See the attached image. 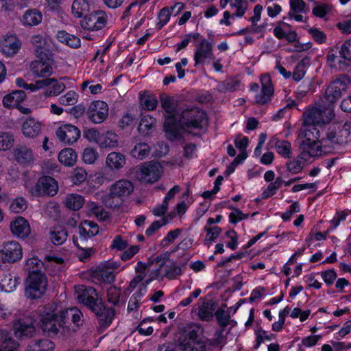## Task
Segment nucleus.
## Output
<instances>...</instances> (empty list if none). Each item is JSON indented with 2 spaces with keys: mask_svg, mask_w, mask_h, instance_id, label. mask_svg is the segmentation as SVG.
Listing matches in <instances>:
<instances>
[{
  "mask_svg": "<svg viewBox=\"0 0 351 351\" xmlns=\"http://www.w3.org/2000/svg\"><path fill=\"white\" fill-rule=\"evenodd\" d=\"M77 299L80 304L97 316L100 327L107 328L111 325L115 317V310L106 305L95 288L83 286Z\"/></svg>",
  "mask_w": 351,
  "mask_h": 351,
  "instance_id": "1",
  "label": "nucleus"
},
{
  "mask_svg": "<svg viewBox=\"0 0 351 351\" xmlns=\"http://www.w3.org/2000/svg\"><path fill=\"white\" fill-rule=\"evenodd\" d=\"M68 308L56 311L48 306H45L40 315V328L43 334L50 338L59 339L64 336L65 330L71 326V317L64 313Z\"/></svg>",
  "mask_w": 351,
  "mask_h": 351,
  "instance_id": "2",
  "label": "nucleus"
},
{
  "mask_svg": "<svg viewBox=\"0 0 351 351\" xmlns=\"http://www.w3.org/2000/svg\"><path fill=\"white\" fill-rule=\"evenodd\" d=\"M320 132L317 128L303 127L298 134L300 140V148L302 150L299 158L307 161L309 158H316L322 155V144L319 141Z\"/></svg>",
  "mask_w": 351,
  "mask_h": 351,
  "instance_id": "3",
  "label": "nucleus"
},
{
  "mask_svg": "<svg viewBox=\"0 0 351 351\" xmlns=\"http://www.w3.org/2000/svg\"><path fill=\"white\" fill-rule=\"evenodd\" d=\"M25 296L30 300L40 299L45 294L48 279L45 272L32 271L25 280Z\"/></svg>",
  "mask_w": 351,
  "mask_h": 351,
  "instance_id": "4",
  "label": "nucleus"
},
{
  "mask_svg": "<svg viewBox=\"0 0 351 351\" xmlns=\"http://www.w3.org/2000/svg\"><path fill=\"white\" fill-rule=\"evenodd\" d=\"M334 110L331 108L322 110L313 107L304 112L302 114L303 127L321 128L325 124L329 123L335 117Z\"/></svg>",
  "mask_w": 351,
  "mask_h": 351,
  "instance_id": "5",
  "label": "nucleus"
},
{
  "mask_svg": "<svg viewBox=\"0 0 351 351\" xmlns=\"http://www.w3.org/2000/svg\"><path fill=\"white\" fill-rule=\"evenodd\" d=\"M38 60L31 63V70L37 77L49 76L53 73L52 64L53 59L49 50L44 47H38L36 49Z\"/></svg>",
  "mask_w": 351,
  "mask_h": 351,
  "instance_id": "6",
  "label": "nucleus"
},
{
  "mask_svg": "<svg viewBox=\"0 0 351 351\" xmlns=\"http://www.w3.org/2000/svg\"><path fill=\"white\" fill-rule=\"evenodd\" d=\"M350 79L344 74L338 75L328 86L325 90L324 98L327 102V108L332 109L333 105L347 90Z\"/></svg>",
  "mask_w": 351,
  "mask_h": 351,
  "instance_id": "7",
  "label": "nucleus"
},
{
  "mask_svg": "<svg viewBox=\"0 0 351 351\" xmlns=\"http://www.w3.org/2000/svg\"><path fill=\"white\" fill-rule=\"evenodd\" d=\"M134 190V185L128 180H119L114 183L108 195V200H112L110 203L111 207H117L122 203V197L130 195Z\"/></svg>",
  "mask_w": 351,
  "mask_h": 351,
  "instance_id": "8",
  "label": "nucleus"
},
{
  "mask_svg": "<svg viewBox=\"0 0 351 351\" xmlns=\"http://www.w3.org/2000/svg\"><path fill=\"white\" fill-rule=\"evenodd\" d=\"M350 125L339 123L330 125L326 133V139L332 144L343 145L350 139Z\"/></svg>",
  "mask_w": 351,
  "mask_h": 351,
  "instance_id": "9",
  "label": "nucleus"
},
{
  "mask_svg": "<svg viewBox=\"0 0 351 351\" xmlns=\"http://www.w3.org/2000/svg\"><path fill=\"white\" fill-rule=\"evenodd\" d=\"M180 119L185 128L202 130L204 122L207 119V114L205 111L198 108H187L182 112Z\"/></svg>",
  "mask_w": 351,
  "mask_h": 351,
  "instance_id": "10",
  "label": "nucleus"
},
{
  "mask_svg": "<svg viewBox=\"0 0 351 351\" xmlns=\"http://www.w3.org/2000/svg\"><path fill=\"white\" fill-rule=\"evenodd\" d=\"M177 344L182 351H205L206 346L199 337L198 331L193 329L180 337Z\"/></svg>",
  "mask_w": 351,
  "mask_h": 351,
  "instance_id": "11",
  "label": "nucleus"
},
{
  "mask_svg": "<svg viewBox=\"0 0 351 351\" xmlns=\"http://www.w3.org/2000/svg\"><path fill=\"white\" fill-rule=\"evenodd\" d=\"M23 257V249L20 243L15 241L4 243L0 249V263H14Z\"/></svg>",
  "mask_w": 351,
  "mask_h": 351,
  "instance_id": "12",
  "label": "nucleus"
},
{
  "mask_svg": "<svg viewBox=\"0 0 351 351\" xmlns=\"http://www.w3.org/2000/svg\"><path fill=\"white\" fill-rule=\"evenodd\" d=\"M106 15L101 10L86 14L80 21V26L84 30L99 31L106 25Z\"/></svg>",
  "mask_w": 351,
  "mask_h": 351,
  "instance_id": "13",
  "label": "nucleus"
},
{
  "mask_svg": "<svg viewBox=\"0 0 351 351\" xmlns=\"http://www.w3.org/2000/svg\"><path fill=\"white\" fill-rule=\"evenodd\" d=\"M108 105L101 100L93 101L86 111L88 120L95 124L104 122L108 115Z\"/></svg>",
  "mask_w": 351,
  "mask_h": 351,
  "instance_id": "14",
  "label": "nucleus"
},
{
  "mask_svg": "<svg viewBox=\"0 0 351 351\" xmlns=\"http://www.w3.org/2000/svg\"><path fill=\"white\" fill-rule=\"evenodd\" d=\"M261 91L255 96L256 103L258 105H265L271 101L274 95V87L269 74H262L260 77Z\"/></svg>",
  "mask_w": 351,
  "mask_h": 351,
  "instance_id": "15",
  "label": "nucleus"
},
{
  "mask_svg": "<svg viewBox=\"0 0 351 351\" xmlns=\"http://www.w3.org/2000/svg\"><path fill=\"white\" fill-rule=\"evenodd\" d=\"M178 115H168L163 117V130L168 139L175 140L180 138L181 136L180 129H184L182 119L177 118Z\"/></svg>",
  "mask_w": 351,
  "mask_h": 351,
  "instance_id": "16",
  "label": "nucleus"
},
{
  "mask_svg": "<svg viewBox=\"0 0 351 351\" xmlns=\"http://www.w3.org/2000/svg\"><path fill=\"white\" fill-rule=\"evenodd\" d=\"M58 190L57 181L51 176H41L38 180L35 187L34 193L37 196L55 195Z\"/></svg>",
  "mask_w": 351,
  "mask_h": 351,
  "instance_id": "17",
  "label": "nucleus"
},
{
  "mask_svg": "<svg viewBox=\"0 0 351 351\" xmlns=\"http://www.w3.org/2000/svg\"><path fill=\"white\" fill-rule=\"evenodd\" d=\"M80 135V129L70 123L63 124L56 130V136L59 141L69 145L77 142Z\"/></svg>",
  "mask_w": 351,
  "mask_h": 351,
  "instance_id": "18",
  "label": "nucleus"
},
{
  "mask_svg": "<svg viewBox=\"0 0 351 351\" xmlns=\"http://www.w3.org/2000/svg\"><path fill=\"white\" fill-rule=\"evenodd\" d=\"M206 59L215 60V56L211 43L206 38H202L194 52V65H204Z\"/></svg>",
  "mask_w": 351,
  "mask_h": 351,
  "instance_id": "19",
  "label": "nucleus"
},
{
  "mask_svg": "<svg viewBox=\"0 0 351 351\" xmlns=\"http://www.w3.org/2000/svg\"><path fill=\"white\" fill-rule=\"evenodd\" d=\"M22 45L21 40L14 34H7L0 40V51L6 57L16 54Z\"/></svg>",
  "mask_w": 351,
  "mask_h": 351,
  "instance_id": "20",
  "label": "nucleus"
},
{
  "mask_svg": "<svg viewBox=\"0 0 351 351\" xmlns=\"http://www.w3.org/2000/svg\"><path fill=\"white\" fill-rule=\"evenodd\" d=\"M142 178L149 183L157 182L161 177L158 164L154 162H149L143 164L141 168Z\"/></svg>",
  "mask_w": 351,
  "mask_h": 351,
  "instance_id": "21",
  "label": "nucleus"
},
{
  "mask_svg": "<svg viewBox=\"0 0 351 351\" xmlns=\"http://www.w3.org/2000/svg\"><path fill=\"white\" fill-rule=\"evenodd\" d=\"M159 98L160 106L164 111L163 117L178 114V103L177 100L174 99L173 96L166 93H161Z\"/></svg>",
  "mask_w": 351,
  "mask_h": 351,
  "instance_id": "22",
  "label": "nucleus"
},
{
  "mask_svg": "<svg viewBox=\"0 0 351 351\" xmlns=\"http://www.w3.org/2000/svg\"><path fill=\"white\" fill-rule=\"evenodd\" d=\"M10 230L19 238H25L30 232L29 222L23 217H17L11 222Z\"/></svg>",
  "mask_w": 351,
  "mask_h": 351,
  "instance_id": "23",
  "label": "nucleus"
},
{
  "mask_svg": "<svg viewBox=\"0 0 351 351\" xmlns=\"http://www.w3.org/2000/svg\"><path fill=\"white\" fill-rule=\"evenodd\" d=\"M217 304L212 300H207L202 302L198 308L197 315L203 322H210L215 316V311Z\"/></svg>",
  "mask_w": 351,
  "mask_h": 351,
  "instance_id": "24",
  "label": "nucleus"
},
{
  "mask_svg": "<svg viewBox=\"0 0 351 351\" xmlns=\"http://www.w3.org/2000/svg\"><path fill=\"white\" fill-rule=\"evenodd\" d=\"M35 332L36 328L32 322L26 324L22 320H19L14 324V335L21 340L32 337Z\"/></svg>",
  "mask_w": 351,
  "mask_h": 351,
  "instance_id": "25",
  "label": "nucleus"
},
{
  "mask_svg": "<svg viewBox=\"0 0 351 351\" xmlns=\"http://www.w3.org/2000/svg\"><path fill=\"white\" fill-rule=\"evenodd\" d=\"M26 98V93L24 90H15L3 97L2 102L4 107L7 108H16Z\"/></svg>",
  "mask_w": 351,
  "mask_h": 351,
  "instance_id": "26",
  "label": "nucleus"
},
{
  "mask_svg": "<svg viewBox=\"0 0 351 351\" xmlns=\"http://www.w3.org/2000/svg\"><path fill=\"white\" fill-rule=\"evenodd\" d=\"M43 20V14L37 9H29L25 11L22 16L21 22L25 26H36L39 25Z\"/></svg>",
  "mask_w": 351,
  "mask_h": 351,
  "instance_id": "27",
  "label": "nucleus"
},
{
  "mask_svg": "<svg viewBox=\"0 0 351 351\" xmlns=\"http://www.w3.org/2000/svg\"><path fill=\"white\" fill-rule=\"evenodd\" d=\"M41 130V124L34 118L27 119L22 125L23 134L29 138L38 136Z\"/></svg>",
  "mask_w": 351,
  "mask_h": 351,
  "instance_id": "28",
  "label": "nucleus"
},
{
  "mask_svg": "<svg viewBox=\"0 0 351 351\" xmlns=\"http://www.w3.org/2000/svg\"><path fill=\"white\" fill-rule=\"evenodd\" d=\"M55 343L48 339L32 340L28 346L27 351H53Z\"/></svg>",
  "mask_w": 351,
  "mask_h": 351,
  "instance_id": "29",
  "label": "nucleus"
},
{
  "mask_svg": "<svg viewBox=\"0 0 351 351\" xmlns=\"http://www.w3.org/2000/svg\"><path fill=\"white\" fill-rule=\"evenodd\" d=\"M97 141L100 148H114L118 145V136L112 131L101 133Z\"/></svg>",
  "mask_w": 351,
  "mask_h": 351,
  "instance_id": "30",
  "label": "nucleus"
},
{
  "mask_svg": "<svg viewBox=\"0 0 351 351\" xmlns=\"http://www.w3.org/2000/svg\"><path fill=\"white\" fill-rule=\"evenodd\" d=\"M139 103L144 110L153 111L156 109L158 101L156 95L144 92L139 94Z\"/></svg>",
  "mask_w": 351,
  "mask_h": 351,
  "instance_id": "31",
  "label": "nucleus"
},
{
  "mask_svg": "<svg viewBox=\"0 0 351 351\" xmlns=\"http://www.w3.org/2000/svg\"><path fill=\"white\" fill-rule=\"evenodd\" d=\"M77 155L72 148H64L58 154L59 162L66 167H73L77 162Z\"/></svg>",
  "mask_w": 351,
  "mask_h": 351,
  "instance_id": "32",
  "label": "nucleus"
},
{
  "mask_svg": "<svg viewBox=\"0 0 351 351\" xmlns=\"http://www.w3.org/2000/svg\"><path fill=\"white\" fill-rule=\"evenodd\" d=\"M19 283V277L12 276L10 274L5 275L0 281V290L5 293H11L16 289Z\"/></svg>",
  "mask_w": 351,
  "mask_h": 351,
  "instance_id": "33",
  "label": "nucleus"
},
{
  "mask_svg": "<svg viewBox=\"0 0 351 351\" xmlns=\"http://www.w3.org/2000/svg\"><path fill=\"white\" fill-rule=\"evenodd\" d=\"M311 58L308 56L304 57L300 60L291 74L294 81L298 82L302 80L306 73L307 66L309 65Z\"/></svg>",
  "mask_w": 351,
  "mask_h": 351,
  "instance_id": "34",
  "label": "nucleus"
},
{
  "mask_svg": "<svg viewBox=\"0 0 351 351\" xmlns=\"http://www.w3.org/2000/svg\"><path fill=\"white\" fill-rule=\"evenodd\" d=\"M106 163L112 169H119L125 165V158L123 154L113 152L108 155Z\"/></svg>",
  "mask_w": 351,
  "mask_h": 351,
  "instance_id": "35",
  "label": "nucleus"
},
{
  "mask_svg": "<svg viewBox=\"0 0 351 351\" xmlns=\"http://www.w3.org/2000/svg\"><path fill=\"white\" fill-rule=\"evenodd\" d=\"M89 9L90 5L87 0H75L71 6L72 14L76 18L84 17L88 14Z\"/></svg>",
  "mask_w": 351,
  "mask_h": 351,
  "instance_id": "36",
  "label": "nucleus"
},
{
  "mask_svg": "<svg viewBox=\"0 0 351 351\" xmlns=\"http://www.w3.org/2000/svg\"><path fill=\"white\" fill-rule=\"evenodd\" d=\"M84 204V199L81 195L76 193L69 194L64 200L65 206L72 210H80Z\"/></svg>",
  "mask_w": 351,
  "mask_h": 351,
  "instance_id": "37",
  "label": "nucleus"
},
{
  "mask_svg": "<svg viewBox=\"0 0 351 351\" xmlns=\"http://www.w3.org/2000/svg\"><path fill=\"white\" fill-rule=\"evenodd\" d=\"M147 292V287L143 284L141 285L137 291H136L130 298L128 311L131 312L135 309H137L141 304V300Z\"/></svg>",
  "mask_w": 351,
  "mask_h": 351,
  "instance_id": "38",
  "label": "nucleus"
},
{
  "mask_svg": "<svg viewBox=\"0 0 351 351\" xmlns=\"http://www.w3.org/2000/svg\"><path fill=\"white\" fill-rule=\"evenodd\" d=\"M156 119L150 116H143L140 121L138 126V130L142 135H148L151 130L155 128Z\"/></svg>",
  "mask_w": 351,
  "mask_h": 351,
  "instance_id": "39",
  "label": "nucleus"
},
{
  "mask_svg": "<svg viewBox=\"0 0 351 351\" xmlns=\"http://www.w3.org/2000/svg\"><path fill=\"white\" fill-rule=\"evenodd\" d=\"M15 160L21 164L27 165L33 160L32 151L26 147H20L14 150Z\"/></svg>",
  "mask_w": 351,
  "mask_h": 351,
  "instance_id": "40",
  "label": "nucleus"
},
{
  "mask_svg": "<svg viewBox=\"0 0 351 351\" xmlns=\"http://www.w3.org/2000/svg\"><path fill=\"white\" fill-rule=\"evenodd\" d=\"M149 152L150 147L147 143H139L135 145L131 151V155L138 160H143L149 156Z\"/></svg>",
  "mask_w": 351,
  "mask_h": 351,
  "instance_id": "41",
  "label": "nucleus"
},
{
  "mask_svg": "<svg viewBox=\"0 0 351 351\" xmlns=\"http://www.w3.org/2000/svg\"><path fill=\"white\" fill-rule=\"evenodd\" d=\"M67 231L64 228L57 227L51 231V240L55 245L64 243L67 239Z\"/></svg>",
  "mask_w": 351,
  "mask_h": 351,
  "instance_id": "42",
  "label": "nucleus"
},
{
  "mask_svg": "<svg viewBox=\"0 0 351 351\" xmlns=\"http://www.w3.org/2000/svg\"><path fill=\"white\" fill-rule=\"evenodd\" d=\"M275 148L277 153L284 158L291 157V144L285 140H277L275 143Z\"/></svg>",
  "mask_w": 351,
  "mask_h": 351,
  "instance_id": "43",
  "label": "nucleus"
},
{
  "mask_svg": "<svg viewBox=\"0 0 351 351\" xmlns=\"http://www.w3.org/2000/svg\"><path fill=\"white\" fill-rule=\"evenodd\" d=\"M43 267L44 263L38 257L33 256L26 260L24 268L28 274H30L32 271L44 272L42 270Z\"/></svg>",
  "mask_w": 351,
  "mask_h": 351,
  "instance_id": "44",
  "label": "nucleus"
},
{
  "mask_svg": "<svg viewBox=\"0 0 351 351\" xmlns=\"http://www.w3.org/2000/svg\"><path fill=\"white\" fill-rule=\"evenodd\" d=\"M169 219L167 216H164L160 220H155L145 230V235L151 237L160 228L167 224L173 217V215L169 214Z\"/></svg>",
  "mask_w": 351,
  "mask_h": 351,
  "instance_id": "45",
  "label": "nucleus"
},
{
  "mask_svg": "<svg viewBox=\"0 0 351 351\" xmlns=\"http://www.w3.org/2000/svg\"><path fill=\"white\" fill-rule=\"evenodd\" d=\"M283 183V179L278 176L274 182H271L267 189L262 193V198H269L276 193V191L281 187Z\"/></svg>",
  "mask_w": 351,
  "mask_h": 351,
  "instance_id": "46",
  "label": "nucleus"
},
{
  "mask_svg": "<svg viewBox=\"0 0 351 351\" xmlns=\"http://www.w3.org/2000/svg\"><path fill=\"white\" fill-rule=\"evenodd\" d=\"M93 276L101 282L112 284L115 280V275L113 271L108 269H101L94 272Z\"/></svg>",
  "mask_w": 351,
  "mask_h": 351,
  "instance_id": "47",
  "label": "nucleus"
},
{
  "mask_svg": "<svg viewBox=\"0 0 351 351\" xmlns=\"http://www.w3.org/2000/svg\"><path fill=\"white\" fill-rule=\"evenodd\" d=\"M315 4L312 13L315 16L320 19L324 18L332 10V5L328 3H319L315 1Z\"/></svg>",
  "mask_w": 351,
  "mask_h": 351,
  "instance_id": "48",
  "label": "nucleus"
},
{
  "mask_svg": "<svg viewBox=\"0 0 351 351\" xmlns=\"http://www.w3.org/2000/svg\"><path fill=\"white\" fill-rule=\"evenodd\" d=\"M306 162L300 158L298 156L296 159L289 160L286 163L287 171L292 174L298 173L302 171Z\"/></svg>",
  "mask_w": 351,
  "mask_h": 351,
  "instance_id": "49",
  "label": "nucleus"
},
{
  "mask_svg": "<svg viewBox=\"0 0 351 351\" xmlns=\"http://www.w3.org/2000/svg\"><path fill=\"white\" fill-rule=\"evenodd\" d=\"M182 274L181 266L176 265L175 262H172L170 265H166L165 269V276L169 280H173L178 276Z\"/></svg>",
  "mask_w": 351,
  "mask_h": 351,
  "instance_id": "50",
  "label": "nucleus"
},
{
  "mask_svg": "<svg viewBox=\"0 0 351 351\" xmlns=\"http://www.w3.org/2000/svg\"><path fill=\"white\" fill-rule=\"evenodd\" d=\"M64 313H66V315L71 317V324H73L75 326L79 328L82 326V317L83 315L77 308H69V311H66ZM66 318L68 319V317Z\"/></svg>",
  "mask_w": 351,
  "mask_h": 351,
  "instance_id": "51",
  "label": "nucleus"
},
{
  "mask_svg": "<svg viewBox=\"0 0 351 351\" xmlns=\"http://www.w3.org/2000/svg\"><path fill=\"white\" fill-rule=\"evenodd\" d=\"M229 209L234 210L229 214V222L232 224L236 225L239 222L247 219L248 214H244L239 208H235L232 206L228 207Z\"/></svg>",
  "mask_w": 351,
  "mask_h": 351,
  "instance_id": "52",
  "label": "nucleus"
},
{
  "mask_svg": "<svg viewBox=\"0 0 351 351\" xmlns=\"http://www.w3.org/2000/svg\"><path fill=\"white\" fill-rule=\"evenodd\" d=\"M27 201L23 197H15L10 204V210L15 213H21L27 208Z\"/></svg>",
  "mask_w": 351,
  "mask_h": 351,
  "instance_id": "53",
  "label": "nucleus"
},
{
  "mask_svg": "<svg viewBox=\"0 0 351 351\" xmlns=\"http://www.w3.org/2000/svg\"><path fill=\"white\" fill-rule=\"evenodd\" d=\"M216 320L221 328H225L230 324V315L223 308H219L215 312Z\"/></svg>",
  "mask_w": 351,
  "mask_h": 351,
  "instance_id": "54",
  "label": "nucleus"
},
{
  "mask_svg": "<svg viewBox=\"0 0 351 351\" xmlns=\"http://www.w3.org/2000/svg\"><path fill=\"white\" fill-rule=\"evenodd\" d=\"M14 136L8 132H0V150L10 149L14 144Z\"/></svg>",
  "mask_w": 351,
  "mask_h": 351,
  "instance_id": "55",
  "label": "nucleus"
},
{
  "mask_svg": "<svg viewBox=\"0 0 351 351\" xmlns=\"http://www.w3.org/2000/svg\"><path fill=\"white\" fill-rule=\"evenodd\" d=\"M107 301L108 303L114 306L118 305L119 303L121 289L117 288L115 286H110L107 289Z\"/></svg>",
  "mask_w": 351,
  "mask_h": 351,
  "instance_id": "56",
  "label": "nucleus"
},
{
  "mask_svg": "<svg viewBox=\"0 0 351 351\" xmlns=\"http://www.w3.org/2000/svg\"><path fill=\"white\" fill-rule=\"evenodd\" d=\"M322 338V336L321 335H311L310 336L304 337L302 339L301 343L298 344V351H303L302 346L306 348L315 346Z\"/></svg>",
  "mask_w": 351,
  "mask_h": 351,
  "instance_id": "57",
  "label": "nucleus"
},
{
  "mask_svg": "<svg viewBox=\"0 0 351 351\" xmlns=\"http://www.w3.org/2000/svg\"><path fill=\"white\" fill-rule=\"evenodd\" d=\"M308 33L312 36L313 40L317 44H324L326 42V34L319 28L312 27L308 29Z\"/></svg>",
  "mask_w": 351,
  "mask_h": 351,
  "instance_id": "58",
  "label": "nucleus"
},
{
  "mask_svg": "<svg viewBox=\"0 0 351 351\" xmlns=\"http://www.w3.org/2000/svg\"><path fill=\"white\" fill-rule=\"evenodd\" d=\"M171 13L169 12V10L167 7L162 8L158 14V22L156 25V27L158 29H161L170 20V16Z\"/></svg>",
  "mask_w": 351,
  "mask_h": 351,
  "instance_id": "59",
  "label": "nucleus"
},
{
  "mask_svg": "<svg viewBox=\"0 0 351 351\" xmlns=\"http://www.w3.org/2000/svg\"><path fill=\"white\" fill-rule=\"evenodd\" d=\"M327 286L332 285L337 277L335 269L332 268L319 273Z\"/></svg>",
  "mask_w": 351,
  "mask_h": 351,
  "instance_id": "60",
  "label": "nucleus"
},
{
  "mask_svg": "<svg viewBox=\"0 0 351 351\" xmlns=\"http://www.w3.org/2000/svg\"><path fill=\"white\" fill-rule=\"evenodd\" d=\"M78 95L74 90H69L64 95L59 98L60 104L63 106H71L75 104L77 101Z\"/></svg>",
  "mask_w": 351,
  "mask_h": 351,
  "instance_id": "61",
  "label": "nucleus"
},
{
  "mask_svg": "<svg viewBox=\"0 0 351 351\" xmlns=\"http://www.w3.org/2000/svg\"><path fill=\"white\" fill-rule=\"evenodd\" d=\"M348 215V213L345 210L336 212L333 218L330 221L331 226L329 227V230H335L337 229L341 222L346 219Z\"/></svg>",
  "mask_w": 351,
  "mask_h": 351,
  "instance_id": "62",
  "label": "nucleus"
},
{
  "mask_svg": "<svg viewBox=\"0 0 351 351\" xmlns=\"http://www.w3.org/2000/svg\"><path fill=\"white\" fill-rule=\"evenodd\" d=\"M97 157V152L91 147L85 148L82 154V160L86 164L94 163Z\"/></svg>",
  "mask_w": 351,
  "mask_h": 351,
  "instance_id": "63",
  "label": "nucleus"
},
{
  "mask_svg": "<svg viewBox=\"0 0 351 351\" xmlns=\"http://www.w3.org/2000/svg\"><path fill=\"white\" fill-rule=\"evenodd\" d=\"M341 58L351 61V39L346 40L339 51Z\"/></svg>",
  "mask_w": 351,
  "mask_h": 351,
  "instance_id": "64",
  "label": "nucleus"
}]
</instances>
